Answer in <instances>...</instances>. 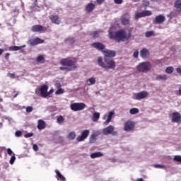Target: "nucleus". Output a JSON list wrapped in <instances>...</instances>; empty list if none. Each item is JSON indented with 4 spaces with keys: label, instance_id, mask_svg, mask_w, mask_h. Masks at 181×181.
I'll use <instances>...</instances> for the list:
<instances>
[{
    "label": "nucleus",
    "instance_id": "63",
    "mask_svg": "<svg viewBox=\"0 0 181 181\" xmlns=\"http://www.w3.org/2000/svg\"><path fill=\"white\" fill-rule=\"evenodd\" d=\"M3 124L0 122V128L2 127Z\"/></svg>",
    "mask_w": 181,
    "mask_h": 181
},
{
    "label": "nucleus",
    "instance_id": "2",
    "mask_svg": "<svg viewBox=\"0 0 181 181\" xmlns=\"http://www.w3.org/2000/svg\"><path fill=\"white\" fill-rule=\"evenodd\" d=\"M103 60L104 62L103 61V57H98V64L107 71H108V70H114L117 66V63L112 58L104 57Z\"/></svg>",
    "mask_w": 181,
    "mask_h": 181
},
{
    "label": "nucleus",
    "instance_id": "6",
    "mask_svg": "<svg viewBox=\"0 0 181 181\" xmlns=\"http://www.w3.org/2000/svg\"><path fill=\"white\" fill-rule=\"evenodd\" d=\"M149 95V93L148 91L143 90L141 92L134 93L132 98L133 100H144V98H146Z\"/></svg>",
    "mask_w": 181,
    "mask_h": 181
},
{
    "label": "nucleus",
    "instance_id": "62",
    "mask_svg": "<svg viewBox=\"0 0 181 181\" xmlns=\"http://www.w3.org/2000/svg\"><path fill=\"white\" fill-rule=\"evenodd\" d=\"M156 168H159V164L156 165Z\"/></svg>",
    "mask_w": 181,
    "mask_h": 181
},
{
    "label": "nucleus",
    "instance_id": "4",
    "mask_svg": "<svg viewBox=\"0 0 181 181\" xmlns=\"http://www.w3.org/2000/svg\"><path fill=\"white\" fill-rule=\"evenodd\" d=\"M60 64H62V66H66L67 67H71V69H74V70H76V69H77V65L76 64V62L67 58L61 59Z\"/></svg>",
    "mask_w": 181,
    "mask_h": 181
},
{
    "label": "nucleus",
    "instance_id": "50",
    "mask_svg": "<svg viewBox=\"0 0 181 181\" xmlns=\"http://www.w3.org/2000/svg\"><path fill=\"white\" fill-rule=\"evenodd\" d=\"M149 5V1H144L143 6H148Z\"/></svg>",
    "mask_w": 181,
    "mask_h": 181
},
{
    "label": "nucleus",
    "instance_id": "31",
    "mask_svg": "<svg viewBox=\"0 0 181 181\" xmlns=\"http://www.w3.org/2000/svg\"><path fill=\"white\" fill-rule=\"evenodd\" d=\"M138 112H139V110L138 108H132L130 109L129 110V113L132 115H135V114H138Z\"/></svg>",
    "mask_w": 181,
    "mask_h": 181
},
{
    "label": "nucleus",
    "instance_id": "8",
    "mask_svg": "<svg viewBox=\"0 0 181 181\" xmlns=\"http://www.w3.org/2000/svg\"><path fill=\"white\" fill-rule=\"evenodd\" d=\"M42 43H45V40L37 37L33 39H30L28 41V45H29V46H37V45H40Z\"/></svg>",
    "mask_w": 181,
    "mask_h": 181
},
{
    "label": "nucleus",
    "instance_id": "11",
    "mask_svg": "<svg viewBox=\"0 0 181 181\" xmlns=\"http://www.w3.org/2000/svg\"><path fill=\"white\" fill-rule=\"evenodd\" d=\"M103 53L104 54V57H106L107 59H112V57H115L117 52L115 51L105 49V50H103Z\"/></svg>",
    "mask_w": 181,
    "mask_h": 181
},
{
    "label": "nucleus",
    "instance_id": "47",
    "mask_svg": "<svg viewBox=\"0 0 181 181\" xmlns=\"http://www.w3.org/2000/svg\"><path fill=\"white\" fill-rule=\"evenodd\" d=\"M115 4H117V5H119L122 4L123 0H114Z\"/></svg>",
    "mask_w": 181,
    "mask_h": 181
},
{
    "label": "nucleus",
    "instance_id": "20",
    "mask_svg": "<svg viewBox=\"0 0 181 181\" xmlns=\"http://www.w3.org/2000/svg\"><path fill=\"white\" fill-rule=\"evenodd\" d=\"M94 8H95V5L93 3H89L86 6V12H92Z\"/></svg>",
    "mask_w": 181,
    "mask_h": 181
},
{
    "label": "nucleus",
    "instance_id": "39",
    "mask_svg": "<svg viewBox=\"0 0 181 181\" xmlns=\"http://www.w3.org/2000/svg\"><path fill=\"white\" fill-rule=\"evenodd\" d=\"M16 160V157H15V153H13V156H12L10 159V165H13V163H15Z\"/></svg>",
    "mask_w": 181,
    "mask_h": 181
},
{
    "label": "nucleus",
    "instance_id": "10",
    "mask_svg": "<svg viewBox=\"0 0 181 181\" xmlns=\"http://www.w3.org/2000/svg\"><path fill=\"white\" fill-rule=\"evenodd\" d=\"M114 126L110 125L107 127L103 129V135H110V134H112V135H117V132H114Z\"/></svg>",
    "mask_w": 181,
    "mask_h": 181
},
{
    "label": "nucleus",
    "instance_id": "51",
    "mask_svg": "<svg viewBox=\"0 0 181 181\" xmlns=\"http://www.w3.org/2000/svg\"><path fill=\"white\" fill-rule=\"evenodd\" d=\"M7 153H8V155H12L13 153V152L12 151V150L11 148H7Z\"/></svg>",
    "mask_w": 181,
    "mask_h": 181
},
{
    "label": "nucleus",
    "instance_id": "30",
    "mask_svg": "<svg viewBox=\"0 0 181 181\" xmlns=\"http://www.w3.org/2000/svg\"><path fill=\"white\" fill-rule=\"evenodd\" d=\"M59 70H62L63 71H71L72 70H74V69L71 68V67H67V66H60L59 67Z\"/></svg>",
    "mask_w": 181,
    "mask_h": 181
},
{
    "label": "nucleus",
    "instance_id": "26",
    "mask_svg": "<svg viewBox=\"0 0 181 181\" xmlns=\"http://www.w3.org/2000/svg\"><path fill=\"white\" fill-rule=\"evenodd\" d=\"M76 42L74 37H69L65 39V43H69L70 45H73Z\"/></svg>",
    "mask_w": 181,
    "mask_h": 181
},
{
    "label": "nucleus",
    "instance_id": "5",
    "mask_svg": "<svg viewBox=\"0 0 181 181\" xmlns=\"http://www.w3.org/2000/svg\"><path fill=\"white\" fill-rule=\"evenodd\" d=\"M86 105L84 103H74L70 105V108L72 111H83L86 108Z\"/></svg>",
    "mask_w": 181,
    "mask_h": 181
},
{
    "label": "nucleus",
    "instance_id": "44",
    "mask_svg": "<svg viewBox=\"0 0 181 181\" xmlns=\"http://www.w3.org/2000/svg\"><path fill=\"white\" fill-rule=\"evenodd\" d=\"M33 135V132H30V133H28V134H25L24 137L25 138H30V137H32Z\"/></svg>",
    "mask_w": 181,
    "mask_h": 181
},
{
    "label": "nucleus",
    "instance_id": "18",
    "mask_svg": "<svg viewBox=\"0 0 181 181\" xmlns=\"http://www.w3.org/2000/svg\"><path fill=\"white\" fill-rule=\"evenodd\" d=\"M49 19L51 22H52L55 25H60V23H62L60 21V18H59V16L52 15L50 16Z\"/></svg>",
    "mask_w": 181,
    "mask_h": 181
},
{
    "label": "nucleus",
    "instance_id": "37",
    "mask_svg": "<svg viewBox=\"0 0 181 181\" xmlns=\"http://www.w3.org/2000/svg\"><path fill=\"white\" fill-rule=\"evenodd\" d=\"M173 160L175 162H178L179 163H181V156H175Z\"/></svg>",
    "mask_w": 181,
    "mask_h": 181
},
{
    "label": "nucleus",
    "instance_id": "38",
    "mask_svg": "<svg viewBox=\"0 0 181 181\" xmlns=\"http://www.w3.org/2000/svg\"><path fill=\"white\" fill-rule=\"evenodd\" d=\"M64 93V89H63V88H59L58 90H56L55 94H56L57 95H60V94H63Z\"/></svg>",
    "mask_w": 181,
    "mask_h": 181
},
{
    "label": "nucleus",
    "instance_id": "22",
    "mask_svg": "<svg viewBox=\"0 0 181 181\" xmlns=\"http://www.w3.org/2000/svg\"><path fill=\"white\" fill-rule=\"evenodd\" d=\"M104 156V154L101 152H95L90 154L91 159H95V158H101Z\"/></svg>",
    "mask_w": 181,
    "mask_h": 181
},
{
    "label": "nucleus",
    "instance_id": "56",
    "mask_svg": "<svg viewBox=\"0 0 181 181\" xmlns=\"http://www.w3.org/2000/svg\"><path fill=\"white\" fill-rule=\"evenodd\" d=\"M156 23H159V16H157L156 17Z\"/></svg>",
    "mask_w": 181,
    "mask_h": 181
},
{
    "label": "nucleus",
    "instance_id": "49",
    "mask_svg": "<svg viewBox=\"0 0 181 181\" xmlns=\"http://www.w3.org/2000/svg\"><path fill=\"white\" fill-rule=\"evenodd\" d=\"M8 76L10 77V78H15V74L8 73Z\"/></svg>",
    "mask_w": 181,
    "mask_h": 181
},
{
    "label": "nucleus",
    "instance_id": "12",
    "mask_svg": "<svg viewBox=\"0 0 181 181\" xmlns=\"http://www.w3.org/2000/svg\"><path fill=\"white\" fill-rule=\"evenodd\" d=\"M134 128H135V122L127 121L124 123V131H126V132L134 131Z\"/></svg>",
    "mask_w": 181,
    "mask_h": 181
},
{
    "label": "nucleus",
    "instance_id": "55",
    "mask_svg": "<svg viewBox=\"0 0 181 181\" xmlns=\"http://www.w3.org/2000/svg\"><path fill=\"white\" fill-rule=\"evenodd\" d=\"M11 56V54L6 53L5 55L6 60H9V57Z\"/></svg>",
    "mask_w": 181,
    "mask_h": 181
},
{
    "label": "nucleus",
    "instance_id": "33",
    "mask_svg": "<svg viewBox=\"0 0 181 181\" xmlns=\"http://www.w3.org/2000/svg\"><path fill=\"white\" fill-rule=\"evenodd\" d=\"M146 37H151V36H155V31H147L145 33Z\"/></svg>",
    "mask_w": 181,
    "mask_h": 181
},
{
    "label": "nucleus",
    "instance_id": "61",
    "mask_svg": "<svg viewBox=\"0 0 181 181\" xmlns=\"http://www.w3.org/2000/svg\"><path fill=\"white\" fill-rule=\"evenodd\" d=\"M159 168H163V165H159Z\"/></svg>",
    "mask_w": 181,
    "mask_h": 181
},
{
    "label": "nucleus",
    "instance_id": "27",
    "mask_svg": "<svg viewBox=\"0 0 181 181\" xmlns=\"http://www.w3.org/2000/svg\"><path fill=\"white\" fill-rule=\"evenodd\" d=\"M175 71V68L173 66H168L165 69V73L167 74H172Z\"/></svg>",
    "mask_w": 181,
    "mask_h": 181
},
{
    "label": "nucleus",
    "instance_id": "14",
    "mask_svg": "<svg viewBox=\"0 0 181 181\" xmlns=\"http://www.w3.org/2000/svg\"><path fill=\"white\" fill-rule=\"evenodd\" d=\"M47 90H49V87L47 85H43L40 88L41 97H43L44 98H46V97H49V93H47Z\"/></svg>",
    "mask_w": 181,
    "mask_h": 181
},
{
    "label": "nucleus",
    "instance_id": "24",
    "mask_svg": "<svg viewBox=\"0 0 181 181\" xmlns=\"http://www.w3.org/2000/svg\"><path fill=\"white\" fill-rule=\"evenodd\" d=\"M174 6L178 11H181V0H176L174 3Z\"/></svg>",
    "mask_w": 181,
    "mask_h": 181
},
{
    "label": "nucleus",
    "instance_id": "45",
    "mask_svg": "<svg viewBox=\"0 0 181 181\" xmlns=\"http://www.w3.org/2000/svg\"><path fill=\"white\" fill-rule=\"evenodd\" d=\"M33 149L35 151V152H37V151H39V146H37V144H33Z\"/></svg>",
    "mask_w": 181,
    "mask_h": 181
},
{
    "label": "nucleus",
    "instance_id": "32",
    "mask_svg": "<svg viewBox=\"0 0 181 181\" xmlns=\"http://www.w3.org/2000/svg\"><path fill=\"white\" fill-rule=\"evenodd\" d=\"M55 173H57V176L61 179V180L66 181V177H64V176H63V175H62L59 170H55Z\"/></svg>",
    "mask_w": 181,
    "mask_h": 181
},
{
    "label": "nucleus",
    "instance_id": "43",
    "mask_svg": "<svg viewBox=\"0 0 181 181\" xmlns=\"http://www.w3.org/2000/svg\"><path fill=\"white\" fill-rule=\"evenodd\" d=\"M33 111V107L32 106H28L26 107V112H32Z\"/></svg>",
    "mask_w": 181,
    "mask_h": 181
},
{
    "label": "nucleus",
    "instance_id": "60",
    "mask_svg": "<svg viewBox=\"0 0 181 181\" xmlns=\"http://www.w3.org/2000/svg\"><path fill=\"white\" fill-rule=\"evenodd\" d=\"M137 181H144V179L143 178H139V179H137Z\"/></svg>",
    "mask_w": 181,
    "mask_h": 181
},
{
    "label": "nucleus",
    "instance_id": "41",
    "mask_svg": "<svg viewBox=\"0 0 181 181\" xmlns=\"http://www.w3.org/2000/svg\"><path fill=\"white\" fill-rule=\"evenodd\" d=\"M165 16L160 15L159 16V23H163V22H165Z\"/></svg>",
    "mask_w": 181,
    "mask_h": 181
},
{
    "label": "nucleus",
    "instance_id": "58",
    "mask_svg": "<svg viewBox=\"0 0 181 181\" xmlns=\"http://www.w3.org/2000/svg\"><path fill=\"white\" fill-rule=\"evenodd\" d=\"M18 95H19V92H17V93L13 95V98H16V97H18Z\"/></svg>",
    "mask_w": 181,
    "mask_h": 181
},
{
    "label": "nucleus",
    "instance_id": "28",
    "mask_svg": "<svg viewBox=\"0 0 181 181\" xmlns=\"http://www.w3.org/2000/svg\"><path fill=\"white\" fill-rule=\"evenodd\" d=\"M112 115H114V112H110L107 116V119H106V124L111 122V119H112Z\"/></svg>",
    "mask_w": 181,
    "mask_h": 181
},
{
    "label": "nucleus",
    "instance_id": "7",
    "mask_svg": "<svg viewBox=\"0 0 181 181\" xmlns=\"http://www.w3.org/2000/svg\"><path fill=\"white\" fill-rule=\"evenodd\" d=\"M31 30L34 33H45L47 30V28L42 25H35L31 28Z\"/></svg>",
    "mask_w": 181,
    "mask_h": 181
},
{
    "label": "nucleus",
    "instance_id": "3",
    "mask_svg": "<svg viewBox=\"0 0 181 181\" xmlns=\"http://www.w3.org/2000/svg\"><path fill=\"white\" fill-rule=\"evenodd\" d=\"M151 69H152V64L149 62H141L136 66V70L139 73H148Z\"/></svg>",
    "mask_w": 181,
    "mask_h": 181
},
{
    "label": "nucleus",
    "instance_id": "9",
    "mask_svg": "<svg viewBox=\"0 0 181 181\" xmlns=\"http://www.w3.org/2000/svg\"><path fill=\"white\" fill-rule=\"evenodd\" d=\"M152 15L151 11H144L142 12L136 13L134 16L135 19H139L140 18H145V16H151Z\"/></svg>",
    "mask_w": 181,
    "mask_h": 181
},
{
    "label": "nucleus",
    "instance_id": "19",
    "mask_svg": "<svg viewBox=\"0 0 181 181\" xmlns=\"http://www.w3.org/2000/svg\"><path fill=\"white\" fill-rule=\"evenodd\" d=\"M24 47H26V45H22V46H11L9 47V50L11 52H18V50H21V49H24Z\"/></svg>",
    "mask_w": 181,
    "mask_h": 181
},
{
    "label": "nucleus",
    "instance_id": "23",
    "mask_svg": "<svg viewBox=\"0 0 181 181\" xmlns=\"http://www.w3.org/2000/svg\"><path fill=\"white\" fill-rule=\"evenodd\" d=\"M67 139L69 141H74L76 139V132H71L68 134L66 136Z\"/></svg>",
    "mask_w": 181,
    "mask_h": 181
},
{
    "label": "nucleus",
    "instance_id": "36",
    "mask_svg": "<svg viewBox=\"0 0 181 181\" xmlns=\"http://www.w3.org/2000/svg\"><path fill=\"white\" fill-rule=\"evenodd\" d=\"M88 81H89L90 83H88V86H93L95 84V78H90Z\"/></svg>",
    "mask_w": 181,
    "mask_h": 181
},
{
    "label": "nucleus",
    "instance_id": "40",
    "mask_svg": "<svg viewBox=\"0 0 181 181\" xmlns=\"http://www.w3.org/2000/svg\"><path fill=\"white\" fill-rule=\"evenodd\" d=\"M160 80H168V76L166 74H161L159 76Z\"/></svg>",
    "mask_w": 181,
    "mask_h": 181
},
{
    "label": "nucleus",
    "instance_id": "34",
    "mask_svg": "<svg viewBox=\"0 0 181 181\" xmlns=\"http://www.w3.org/2000/svg\"><path fill=\"white\" fill-rule=\"evenodd\" d=\"M100 118V113L99 112H95L93 114V121L95 122V121H98V119Z\"/></svg>",
    "mask_w": 181,
    "mask_h": 181
},
{
    "label": "nucleus",
    "instance_id": "15",
    "mask_svg": "<svg viewBox=\"0 0 181 181\" xmlns=\"http://www.w3.org/2000/svg\"><path fill=\"white\" fill-rule=\"evenodd\" d=\"M151 53L149 52V49L148 48H143L140 51V56L142 59H148Z\"/></svg>",
    "mask_w": 181,
    "mask_h": 181
},
{
    "label": "nucleus",
    "instance_id": "59",
    "mask_svg": "<svg viewBox=\"0 0 181 181\" xmlns=\"http://www.w3.org/2000/svg\"><path fill=\"white\" fill-rule=\"evenodd\" d=\"M4 53V49H0V56Z\"/></svg>",
    "mask_w": 181,
    "mask_h": 181
},
{
    "label": "nucleus",
    "instance_id": "17",
    "mask_svg": "<svg viewBox=\"0 0 181 181\" xmlns=\"http://www.w3.org/2000/svg\"><path fill=\"white\" fill-rule=\"evenodd\" d=\"M93 47H95V49H98V50H101L103 53V50H105V45L101 42H93L92 44Z\"/></svg>",
    "mask_w": 181,
    "mask_h": 181
},
{
    "label": "nucleus",
    "instance_id": "21",
    "mask_svg": "<svg viewBox=\"0 0 181 181\" xmlns=\"http://www.w3.org/2000/svg\"><path fill=\"white\" fill-rule=\"evenodd\" d=\"M37 128L38 129H45L46 128V123L45 121L42 119L38 120Z\"/></svg>",
    "mask_w": 181,
    "mask_h": 181
},
{
    "label": "nucleus",
    "instance_id": "29",
    "mask_svg": "<svg viewBox=\"0 0 181 181\" xmlns=\"http://www.w3.org/2000/svg\"><path fill=\"white\" fill-rule=\"evenodd\" d=\"M36 62H37V63H45V57H43V55H39L37 57Z\"/></svg>",
    "mask_w": 181,
    "mask_h": 181
},
{
    "label": "nucleus",
    "instance_id": "54",
    "mask_svg": "<svg viewBox=\"0 0 181 181\" xmlns=\"http://www.w3.org/2000/svg\"><path fill=\"white\" fill-rule=\"evenodd\" d=\"M93 37H98V32L94 31L93 32Z\"/></svg>",
    "mask_w": 181,
    "mask_h": 181
},
{
    "label": "nucleus",
    "instance_id": "53",
    "mask_svg": "<svg viewBox=\"0 0 181 181\" xmlns=\"http://www.w3.org/2000/svg\"><path fill=\"white\" fill-rule=\"evenodd\" d=\"M176 71L181 76V67L176 68Z\"/></svg>",
    "mask_w": 181,
    "mask_h": 181
},
{
    "label": "nucleus",
    "instance_id": "46",
    "mask_svg": "<svg viewBox=\"0 0 181 181\" xmlns=\"http://www.w3.org/2000/svg\"><path fill=\"white\" fill-rule=\"evenodd\" d=\"M21 135H22V132L21 131H16V136L19 137V136H21Z\"/></svg>",
    "mask_w": 181,
    "mask_h": 181
},
{
    "label": "nucleus",
    "instance_id": "48",
    "mask_svg": "<svg viewBox=\"0 0 181 181\" xmlns=\"http://www.w3.org/2000/svg\"><path fill=\"white\" fill-rule=\"evenodd\" d=\"M90 142L92 144V142H94V141H95V136H92L90 138Z\"/></svg>",
    "mask_w": 181,
    "mask_h": 181
},
{
    "label": "nucleus",
    "instance_id": "42",
    "mask_svg": "<svg viewBox=\"0 0 181 181\" xmlns=\"http://www.w3.org/2000/svg\"><path fill=\"white\" fill-rule=\"evenodd\" d=\"M138 56H139V51L136 50L133 54V57H134V59H138Z\"/></svg>",
    "mask_w": 181,
    "mask_h": 181
},
{
    "label": "nucleus",
    "instance_id": "13",
    "mask_svg": "<svg viewBox=\"0 0 181 181\" xmlns=\"http://www.w3.org/2000/svg\"><path fill=\"white\" fill-rule=\"evenodd\" d=\"M90 134V130H83L80 136L76 138L77 142H83Z\"/></svg>",
    "mask_w": 181,
    "mask_h": 181
},
{
    "label": "nucleus",
    "instance_id": "35",
    "mask_svg": "<svg viewBox=\"0 0 181 181\" xmlns=\"http://www.w3.org/2000/svg\"><path fill=\"white\" fill-rule=\"evenodd\" d=\"M57 122H58V124H62V122H64V117H63V116L62 115L58 116L57 118Z\"/></svg>",
    "mask_w": 181,
    "mask_h": 181
},
{
    "label": "nucleus",
    "instance_id": "16",
    "mask_svg": "<svg viewBox=\"0 0 181 181\" xmlns=\"http://www.w3.org/2000/svg\"><path fill=\"white\" fill-rule=\"evenodd\" d=\"M181 119V115L178 112H173L172 122H180Z\"/></svg>",
    "mask_w": 181,
    "mask_h": 181
},
{
    "label": "nucleus",
    "instance_id": "25",
    "mask_svg": "<svg viewBox=\"0 0 181 181\" xmlns=\"http://www.w3.org/2000/svg\"><path fill=\"white\" fill-rule=\"evenodd\" d=\"M121 23L125 26L127 25H129V18L122 17L121 18Z\"/></svg>",
    "mask_w": 181,
    "mask_h": 181
},
{
    "label": "nucleus",
    "instance_id": "64",
    "mask_svg": "<svg viewBox=\"0 0 181 181\" xmlns=\"http://www.w3.org/2000/svg\"><path fill=\"white\" fill-rule=\"evenodd\" d=\"M57 86H58V87H60V83H57Z\"/></svg>",
    "mask_w": 181,
    "mask_h": 181
},
{
    "label": "nucleus",
    "instance_id": "57",
    "mask_svg": "<svg viewBox=\"0 0 181 181\" xmlns=\"http://www.w3.org/2000/svg\"><path fill=\"white\" fill-rule=\"evenodd\" d=\"M53 93V89H51L49 92H47V94L51 95Z\"/></svg>",
    "mask_w": 181,
    "mask_h": 181
},
{
    "label": "nucleus",
    "instance_id": "52",
    "mask_svg": "<svg viewBox=\"0 0 181 181\" xmlns=\"http://www.w3.org/2000/svg\"><path fill=\"white\" fill-rule=\"evenodd\" d=\"M105 0H97V3L98 5H101L102 4H104Z\"/></svg>",
    "mask_w": 181,
    "mask_h": 181
},
{
    "label": "nucleus",
    "instance_id": "1",
    "mask_svg": "<svg viewBox=\"0 0 181 181\" xmlns=\"http://www.w3.org/2000/svg\"><path fill=\"white\" fill-rule=\"evenodd\" d=\"M114 28L111 27L109 29V38L112 40H116V42H125V40H129L132 36L131 30H129V33L127 35V32L124 30H119L117 31L114 35Z\"/></svg>",
    "mask_w": 181,
    "mask_h": 181
}]
</instances>
